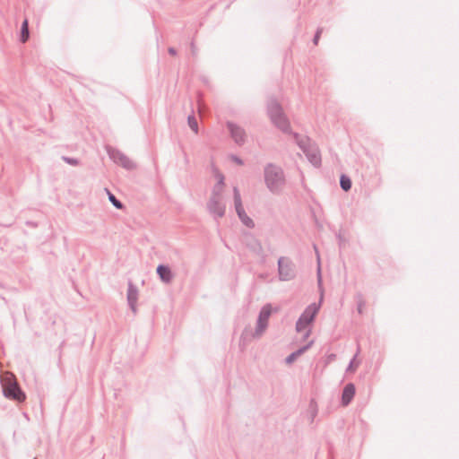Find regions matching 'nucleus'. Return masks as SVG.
Listing matches in <instances>:
<instances>
[{"mask_svg":"<svg viewBox=\"0 0 459 459\" xmlns=\"http://www.w3.org/2000/svg\"><path fill=\"white\" fill-rule=\"evenodd\" d=\"M215 171H216L215 177L217 178V183H216V185L212 188V195H213V196H221V191H222V187L224 186V179L225 178H224L223 174L219 172L217 169H215Z\"/></svg>","mask_w":459,"mask_h":459,"instance_id":"nucleus-15","label":"nucleus"},{"mask_svg":"<svg viewBox=\"0 0 459 459\" xmlns=\"http://www.w3.org/2000/svg\"><path fill=\"white\" fill-rule=\"evenodd\" d=\"M318 309L319 307L316 303L310 304L306 307V309L302 312L298 321L296 322L297 332H302L306 330L303 336L304 339L307 338L311 333V330L307 329V327L314 321Z\"/></svg>","mask_w":459,"mask_h":459,"instance_id":"nucleus-4","label":"nucleus"},{"mask_svg":"<svg viewBox=\"0 0 459 459\" xmlns=\"http://www.w3.org/2000/svg\"><path fill=\"white\" fill-rule=\"evenodd\" d=\"M185 161H186V163H188V161H189V160H188V158H187L186 153H185Z\"/></svg>","mask_w":459,"mask_h":459,"instance_id":"nucleus-31","label":"nucleus"},{"mask_svg":"<svg viewBox=\"0 0 459 459\" xmlns=\"http://www.w3.org/2000/svg\"><path fill=\"white\" fill-rule=\"evenodd\" d=\"M226 126L236 144L239 146L245 144L247 141V134L243 127L230 121L227 122Z\"/></svg>","mask_w":459,"mask_h":459,"instance_id":"nucleus-10","label":"nucleus"},{"mask_svg":"<svg viewBox=\"0 0 459 459\" xmlns=\"http://www.w3.org/2000/svg\"><path fill=\"white\" fill-rule=\"evenodd\" d=\"M316 410H314V411L312 412V420H314V418L316 417Z\"/></svg>","mask_w":459,"mask_h":459,"instance_id":"nucleus-29","label":"nucleus"},{"mask_svg":"<svg viewBox=\"0 0 459 459\" xmlns=\"http://www.w3.org/2000/svg\"><path fill=\"white\" fill-rule=\"evenodd\" d=\"M108 199H109L110 203L116 208L122 209L123 208V204L113 194H111L109 191H108Z\"/></svg>","mask_w":459,"mask_h":459,"instance_id":"nucleus-20","label":"nucleus"},{"mask_svg":"<svg viewBox=\"0 0 459 459\" xmlns=\"http://www.w3.org/2000/svg\"><path fill=\"white\" fill-rule=\"evenodd\" d=\"M221 196L212 195L207 203V209L214 219L222 218L225 215L226 206L221 202Z\"/></svg>","mask_w":459,"mask_h":459,"instance_id":"nucleus-11","label":"nucleus"},{"mask_svg":"<svg viewBox=\"0 0 459 459\" xmlns=\"http://www.w3.org/2000/svg\"><path fill=\"white\" fill-rule=\"evenodd\" d=\"M168 52H169V55H171V56H176V55H177V50H176V48H173V47H169V48H168Z\"/></svg>","mask_w":459,"mask_h":459,"instance_id":"nucleus-27","label":"nucleus"},{"mask_svg":"<svg viewBox=\"0 0 459 459\" xmlns=\"http://www.w3.org/2000/svg\"><path fill=\"white\" fill-rule=\"evenodd\" d=\"M2 385L3 394L6 398L16 401L18 403H22L25 401L26 394L22 390L16 380L8 378L2 381Z\"/></svg>","mask_w":459,"mask_h":459,"instance_id":"nucleus-5","label":"nucleus"},{"mask_svg":"<svg viewBox=\"0 0 459 459\" xmlns=\"http://www.w3.org/2000/svg\"><path fill=\"white\" fill-rule=\"evenodd\" d=\"M272 314V306L271 304L264 305L258 315V318L256 321V327L255 332L252 333L254 338H259L264 332L266 330L268 326V320Z\"/></svg>","mask_w":459,"mask_h":459,"instance_id":"nucleus-8","label":"nucleus"},{"mask_svg":"<svg viewBox=\"0 0 459 459\" xmlns=\"http://www.w3.org/2000/svg\"><path fill=\"white\" fill-rule=\"evenodd\" d=\"M256 245L258 247V250L261 251L262 250V246L259 242H256Z\"/></svg>","mask_w":459,"mask_h":459,"instance_id":"nucleus-30","label":"nucleus"},{"mask_svg":"<svg viewBox=\"0 0 459 459\" xmlns=\"http://www.w3.org/2000/svg\"><path fill=\"white\" fill-rule=\"evenodd\" d=\"M356 388L353 383H348L342 389V404L347 406L352 401L355 395Z\"/></svg>","mask_w":459,"mask_h":459,"instance_id":"nucleus-13","label":"nucleus"},{"mask_svg":"<svg viewBox=\"0 0 459 459\" xmlns=\"http://www.w3.org/2000/svg\"><path fill=\"white\" fill-rule=\"evenodd\" d=\"M108 154L109 158L117 165L126 169L131 170L135 168V164L122 152L115 148H108Z\"/></svg>","mask_w":459,"mask_h":459,"instance_id":"nucleus-9","label":"nucleus"},{"mask_svg":"<svg viewBox=\"0 0 459 459\" xmlns=\"http://www.w3.org/2000/svg\"><path fill=\"white\" fill-rule=\"evenodd\" d=\"M29 38H30L29 22L27 19H25L22 22V27H21L20 41L22 43H25L28 41Z\"/></svg>","mask_w":459,"mask_h":459,"instance_id":"nucleus-17","label":"nucleus"},{"mask_svg":"<svg viewBox=\"0 0 459 459\" xmlns=\"http://www.w3.org/2000/svg\"><path fill=\"white\" fill-rule=\"evenodd\" d=\"M321 33H322V29L321 28H318L317 30L316 31L315 33V36L313 38V43L315 45H317L318 43V40L320 39V36H321Z\"/></svg>","mask_w":459,"mask_h":459,"instance_id":"nucleus-23","label":"nucleus"},{"mask_svg":"<svg viewBox=\"0 0 459 459\" xmlns=\"http://www.w3.org/2000/svg\"><path fill=\"white\" fill-rule=\"evenodd\" d=\"M187 123L189 127L195 133H198V123L194 115H189L187 117Z\"/></svg>","mask_w":459,"mask_h":459,"instance_id":"nucleus-19","label":"nucleus"},{"mask_svg":"<svg viewBox=\"0 0 459 459\" xmlns=\"http://www.w3.org/2000/svg\"><path fill=\"white\" fill-rule=\"evenodd\" d=\"M157 274L164 283H170L173 279V273L169 265L159 264L156 269Z\"/></svg>","mask_w":459,"mask_h":459,"instance_id":"nucleus-14","label":"nucleus"},{"mask_svg":"<svg viewBox=\"0 0 459 459\" xmlns=\"http://www.w3.org/2000/svg\"><path fill=\"white\" fill-rule=\"evenodd\" d=\"M313 341H310L307 345H304L298 349L297 351L291 352L286 359L285 361L287 364L292 363L297 358L302 355L306 351H307L313 344Z\"/></svg>","mask_w":459,"mask_h":459,"instance_id":"nucleus-16","label":"nucleus"},{"mask_svg":"<svg viewBox=\"0 0 459 459\" xmlns=\"http://www.w3.org/2000/svg\"><path fill=\"white\" fill-rule=\"evenodd\" d=\"M356 359V355L353 357V359L350 361L349 365H348V368H347V371H351V370H354L353 368V361L355 360Z\"/></svg>","mask_w":459,"mask_h":459,"instance_id":"nucleus-26","label":"nucleus"},{"mask_svg":"<svg viewBox=\"0 0 459 459\" xmlns=\"http://www.w3.org/2000/svg\"><path fill=\"white\" fill-rule=\"evenodd\" d=\"M358 297H359V300H358V307L357 308H358V312L359 314H361L362 313V308H363V307L365 305V302L362 299V296L360 294L358 295Z\"/></svg>","mask_w":459,"mask_h":459,"instance_id":"nucleus-22","label":"nucleus"},{"mask_svg":"<svg viewBox=\"0 0 459 459\" xmlns=\"http://www.w3.org/2000/svg\"><path fill=\"white\" fill-rule=\"evenodd\" d=\"M34 459H37V457H35Z\"/></svg>","mask_w":459,"mask_h":459,"instance_id":"nucleus-32","label":"nucleus"},{"mask_svg":"<svg viewBox=\"0 0 459 459\" xmlns=\"http://www.w3.org/2000/svg\"><path fill=\"white\" fill-rule=\"evenodd\" d=\"M351 186H352V183H351V180L350 177H348L345 174H342L341 177H340V186H341V188L343 191L348 192L349 190H351Z\"/></svg>","mask_w":459,"mask_h":459,"instance_id":"nucleus-18","label":"nucleus"},{"mask_svg":"<svg viewBox=\"0 0 459 459\" xmlns=\"http://www.w3.org/2000/svg\"><path fill=\"white\" fill-rule=\"evenodd\" d=\"M318 281L320 282L321 281V272H320V267L318 268Z\"/></svg>","mask_w":459,"mask_h":459,"instance_id":"nucleus-28","label":"nucleus"},{"mask_svg":"<svg viewBox=\"0 0 459 459\" xmlns=\"http://www.w3.org/2000/svg\"><path fill=\"white\" fill-rule=\"evenodd\" d=\"M293 137L308 161L316 168L320 167L322 159L317 145L309 137L300 136L298 133H293Z\"/></svg>","mask_w":459,"mask_h":459,"instance_id":"nucleus-3","label":"nucleus"},{"mask_svg":"<svg viewBox=\"0 0 459 459\" xmlns=\"http://www.w3.org/2000/svg\"><path fill=\"white\" fill-rule=\"evenodd\" d=\"M230 160L239 166H242L244 164L243 160L237 155H231Z\"/></svg>","mask_w":459,"mask_h":459,"instance_id":"nucleus-24","label":"nucleus"},{"mask_svg":"<svg viewBox=\"0 0 459 459\" xmlns=\"http://www.w3.org/2000/svg\"><path fill=\"white\" fill-rule=\"evenodd\" d=\"M62 160L66 162L67 164L69 165H72V166H77L79 165L80 161L78 159L76 158H72V157H67V156H63L62 157Z\"/></svg>","mask_w":459,"mask_h":459,"instance_id":"nucleus-21","label":"nucleus"},{"mask_svg":"<svg viewBox=\"0 0 459 459\" xmlns=\"http://www.w3.org/2000/svg\"><path fill=\"white\" fill-rule=\"evenodd\" d=\"M233 198L235 210L239 220L245 226H247L249 229H253L255 227V222L250 217H248V215L245 212V209L243 208L241 195L238 186L233 187Z\"/></svg>","mask_w":459,"mask_h":459,"instance_id":"nucleus-7","label":"nucleus"},{"mask_svg":"<svg viewBox=\"0 0 459 459\" xmlns=\"http://www.w3.org/2000/svg\"><path fill=\"white\" fill-rule=\"evenodd\" d=\"M138 299V290L135 285L130 281L127 288V302L128 306L134 313H136V303Z\"/></svg>","mask_w":459,"mask_h":459,"instance_id":"nucleus-12","label":"nucleus"},{"mask_svg":"<svg viewBox=\"0 0 459 459\" xmlns=\"http://www.w3.org/2000/svg\"><path fill=\"white\" fill-rule=\"evenodd\" d=\"M190 48H191V53L194 56H195L197 55V48L195 45V42L192 41L191 44H190Z\"/></svg>","mask_w":459,"mask_h":459,"instance_id":"nucleus-25","label":"nucleus"},{"mask_svg":"<svg viewBox=\"0 0 459 459\" xmlns=\"http://www.w3.org/2000/svg\"><path fill=\"white\" fill-rule=\"evenodd\" d=\"M277 264L280 281H288L296 277V265L290 258L281 256L278 259Z\"/></svg>","mask_w":459,"mask_h":459,"instance_id":"nucleus-6","label":"nucleus"},{"mask_svg":"<svg viewBox=\"0 0 459 459\" xmlns=\"http://www.w3.org/2000/svg\"><path fill=\"white\" fill-rule=\"evenodd\" d=\"M264 184L268 190L274 194H280L285 186V175L283 169L274 163H268L264 168Z\"/></svg>","mask_w":459,"mask_h":459,"instance_id":"nucleus-2","label":"nucleus"},{"mask_svg":"<svg viewBox=\"0 0 459 459\" xmlns=\"http://www.w3.org/2000/svg\"><path fill=\"white\" fill-rule=\"evenodd\" d=\"M266 109L268 117L275 127L282 133L293 134L290 120L285 115L281 105L274 97H271L268 100Z\"/></svg>","mask_w":459,"mask_h":459,"instance_id":"nucleus-1","label":"nucleus"}]
</instances>
